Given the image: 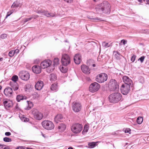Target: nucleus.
Here are the masks:
<instances>
[{
    "mask_svg": "<svg viewBox=\"0 0 149 149\" xmlns=\"http://www.w3.org/2000/svg\"><path fill=\"white\" fill-rule=\"evenodd\" d=\"M100 88L99 84L96 82H94L90 85L89 87V90L90 92L94 93L97 91Z\"/></svg>",
    "mask_w": 149,
    "mask_h": 149,
    "instance_id": "11",
    "label": "nucleus"
},
{
    "mask_svg": "<svg viewBox=\"0 0 149 149\" xmlns=\"http://www.w3.org/2000/svg\"><path fill=\"white\" fill-rule=\"evenodd\" d=\"M89 129V126L87 125H85L84 127V129L82 131V133L84 134H86L88 131Z\"/></svg>",
    "mask_w": 149,
    "mask_h": 149,
    "instance_id": "32",
    "label": "nucleus"
},
{
    "mask_svg": "<svg viewBox=\"0 0 149 149\" xmlns=\"http://www.w3.org/2000/svg\"><path fill=\"white\" fill-rule=\"evenodd\" d=\"M15 53H14V51L13 50H12V51H10L9 53V56L10 57H13L14 54Z\"/></svg>",
    "mask_w": 149,
    "mask_h": 149,
    "instance_id": "42",
    "label": "nucleus"
},
{
    "mask_svg": "<svg viewBox=\"0 0 149 149\" xmlns=\"http://www.w3.org/2000/svg\"><path fill=\"white\" fill-rule=\"evenodd\" d=\"M59 59L58 58H54V62L55 65H57L59 63Z\"/></svg>",
    "mask_w": 149,
    "mask_h": 149,
    "instance_id": "39",
    "label": "nucleus"
},
{
    "mask_svg": "<svg viewBox=\"0 0 149 149\" xmlns=\"http://www.w3.org/2000/svg\"><path fill=\"white\" fill-rule=\"evenodd\" d=\"M144 58L145 57L144 56H142L141 57V58H139V59L138 60H140L141 61V62L142 63L143 62Z\"/></svg>",
    "mask_w": 149,
    "mask_h": 149,
    "instance_id": "46",
    "label": "nucleus"
},
{
    "mask_svg": "<svg viewBox=\"0 0 149 149\" xmlns=\"http://www.w3.org/2000/svg\"><path fill=\"white\" fill-rule=\"evenodd\" d=\"M60 71L63 73H65L68 70L67 68L65 66H60Z\"/></svg>",
    "mask_w": 149,
    "mask_h": 149,
    "instance_id": "30",
    "label": "nucleus"
},
{
    "mask_svg": "<svg viewBox=\"0 0 149 149\" xmlns=\"http://www.w3.org/2000/svg\"><path fill=\"white\" fill-rule=\"evenodd\" d=\"M32 19V17H31L30 18H25L24 20V23H26L28 21L31 20Z\"/></svg>",
    "mask_w": 149,
    "mask_h": 149,
    "instance_id": "43",
    "label": "nucleus"
},
{
    "mask_svg": "<svg viewBox=\"0 0 149 149\" xmlns=\"http://www.w3.org/2000/svg\"><path fill=\"white\" fill-rule=\"evenodd\" d=\"M68 149H73L72 147H69L68 148Z\"/></svg>",
    "mask_w": 149,
    "mask_h": 149,
    "instance_id": "62",
    "label": "nucleus"
},
{
    "mask_svg": "<svg viewBox=\"0 0 149 149\" xmlns=\"http://www.w3.org/2000/svg\"><path fill=\"white\" fill-rule=\"evenodd\" d=\"M66 126L63 123L60 124L58 127V129L59 131L63 132L66 128Z\"/></svg>",
    "mask_w": 149,
    "mask_h": 149,
    "instance_id": "25",
    "label": "nucleus"
},
{
    "mask_svg": "<svg viewBox=\"0 0 149 149\" xmlns=\"http://www.w3.org/2000/svg\"><path fill=\"white\" fill-rule=\"evenodd\" d=\"M81 69L82 72L86 74H88L90 73V69L89 68L85 65H81Z\"/></svg>",
    "mask_w": 149,
    "mask_h": 149,
    "instance_id": "16",
    "label": "nucleus"
},
{
    "mask_svg": "<svg viewBox=\"0 0 149 149\" xmlns=\"http://www.w3.org/2000/svg\"><path fill=\"white\" fill-rule=\"evenodd\" d=\"M109 88L112 91H117L119 89V85L117 82L114 79H111L108 84Z\"/></svg>",
    "mask_w": 149,
    "mask_h": 149,
    "instance_id": "3",
    "label": "nucleus"
},
{
    "mask_svg": "<svg viewBox=\"0 0 149 149\" xmlns=\"http://www.w3.org/2000/svg\"><path fill=\"white\" fill-rule=\"evenodd\" d=\"M53 69H52V70H50V71H53Z\"/></svg>",
    "mask_w": 149,
    "mask_h": 149,
    "instance_id": "64",
    "label": "nucleus"
},
{
    "mask_svg": "<svg viewBox=\"0 0 149 149\" xmlns=\"http://www.w3.org/2000/svg\"><path fill=\"white\" fill-rule=\"evenodd\" d=\"M125 133H128L129 134H130L131 133V130L130 128H126L125 130Z\"/></svg>",
    "mask_w": 149,
    "mask_h": 149,
    "instance_id": "45",
    "label": "nucleus"
},
{
    "mask_svg": "<svg viewBox=\"0 0 149 149\" xmlns=\"http://www.w3.org/2000/svg\"><path fill=\"white\" fill-rule=\"evenodd\" d=\"M5 135L6 136H9L11 135V133L10 132H7L5 133Z\"/></svg>",
    "mask_w": 149,
    "mask_h": 149,
    "instance_id": "54",
    "label": "nucleus"
},
{
    "mask_svg": "<svg viewBox=\"0 0 149 149\" xmlns=\"http://www.w3.org/2000/svg\"><path fill=\"white\" fill-rule=\"evenodd\" d=\"M122 95L119 93H112L109 96V100L111 102L116 103L121 99Z\"/></svg>",
    "mask_w": 149,
    "mask_h": 149,
    "instance_id": "2",
    "label": "nucleus"
},
{
    "mask_svg": "<svg viewBox=\"0 0 149 149\" xmlns=\"http://www.w3.org/2000/svg\"><path fill=\"white\" fill-rule=\"evenodd\" d=\"M138 1L139 2H142V0H138ZM143 1H145V0H143Z\"/></svg>",
    "mask_w": 149,
    "mask_h": 149,
    "instance_id": "61",
    "label": "nucleus"
},
{
    "mask_svg": "<svg viewBox=\"0 0 149 149\" xmlns=\"http://www.w3.org/2000/svg\"><path fill=\"white\" fill-rule=\"evenodd\" d=\"M143 121V119L140 117H138L137 120V123L139 124H140Z\"/></svg>",
    "mask_w": 149,
    "mask_h": 149,
    "instance_id": "37",
    "label": "nucleus"
},
{
    "mask_svg": "<svg viewBox=\"0 0 149 149\" xmlns=\"http://www.w3.org/2000/svg\"><path fill=\"white\" fill-rule=\"evenodd\" d=\"M18 79V77L17 76L15 75L13 76L12 77V81H13L14 82H16Z\"/></svg>",
    "mask_w": 149,
    "mask_h": 149,
    "instance_id": "35",
    "label": "nucleus"
},
{
    "mask_svg": "<svg viewBox=\"0 0 149 149\" xmlns=\"http://www.w3.org/2000/svg\"><path fill=\"white\" fill-rule=\"evenodd\" d=\"M56 75L54 73L51 74L50 76V80L51 81H55L56 80Z\"/></svg>",
    "mask_w": 149,
    "mask_h": 149,
    "instance_id": "29",
    "label": "nucleus"
},
{
    "mask_svg": "<svg viewBox=\"0 0 149 149\" xmlns=\"http://www.w3.org/2000/svg\"><path fill=\"white\" fill-rule=\"evenodd\" d=\"M37 13L38 14H40L42 15H44L47 17H55V15L52 13H49L45 11H41L40 10H38Z\"/></svg>",
    "mask_w": 149,
    "mask_h": 149,
    "instance_id": "14",
    "label": "nucleus"
},
{
    "mask_svg": "<svg viewBox=\"0 0 149 149\" xmlns=\"http://www.w3.org/2000/svg\"><path fill=\"white\" fill-rule=\"evenodd\" d=\"M10 84L12 87V90L13 89L14 91H16L18 89V84L16 82L11 81L10 83Z\"/></svg>",
    "mask_w": 149,
    "mask_h": 149,
    "instance_id": "22",
    "label": "nucleus"
},
{
    "mask_svg": "<svg viewBox=\"0 0 149 149\" xmlns=\"http://www.w3.org/2000/svg\"><path fill=\"white\" fill-rule=\"evenodd\" d=\"M61 61L62 64L63 66H66L68 65L71 62L70 56L67 54H63L62 55Z\"/></svg>",
    "mask_w": 149,
    "mask_h": 149,
    "instance_id": "5",
    "label": "nucleus"
},
{
    "mask_svg": "<svg viewBox=\"0 0 149 149\" xmlns=\"http://www.w3.org/2000/svg\"><path fill=\"white\" fill-rule=\"evenodd\" d=\"M58 88V86L57 84L55 83L52 84L51 87V89L52 90L55 91Z\"/></svg>",
    "mask_w": 149,
    "mask_h": 149,
    "instance_id": "31",
    "label": "nucleus"
},
{
    "mask_svg": "<svg viewBox=\"0 0 149 149\" xmlns=\"http://www.w3.org/2000/svg\"><path fill=\"white\" fill-rule=\"evenodd\" d=\"M3 149H10V148L8 146L4 145V146L3 147Z\"/></svg>",
    "mask_w": 149,
    "mask_h": 149,
    "instance_id": "56",
    "label": "nucleus"
},
{
    "mask_svg": "<svg viewBox=\"0 0 149 149\" xmlns=\"http://www.w3.org/2000/svg\"><path fill=\"white\" fill-rule=\"evenodd\" d=\"M19 77L22 80L27 81L30 77L29 73L27 71H21L19 74Z\"/></svg>",
    "mask_w": 149,
    "mask_h": 149,
    "instance_id": "9",
    "label": "nucleus"
},
{
    "mask_svg": "<svg viewBox=\"0 0 149 149\" xmlns=\"http://www.w3.org/2000/svg\"><path fill=\"white\" fill-rule=\"evenodd\" d=\"M14 52L15 54H17L19 53V50L18 49H16L15 51H14Z\"/></svg>",
    "mask_w": 149,
    "mask_h": 149,
    "instance_id": "50",
    "label": "nucleus"
},
{
    "mask_svg": "<svg viewBox=\"0 0 149 149\" xmlns=\"http://www.w3.org/2000/svg\"><path fill=\"white\" fill-rule=\"evenodd\" d=\"M22 4L19 2L16 1L14 2L11 6V8H16L18 7H20Z\"/></svg>",
    "mask_w": 149,
    "mask_h": 149,
    "instance_id": "26",
    "label": "nucleus"
},
{
    "mask_svg": "<svg viewBox=\"0 0 149 149\" xmlns=\"http://www.w3.org/2000/svg\"><path fill=\"white\" fill-rule=\"evenodd\" d=\"M107 74L104 73H102L96 76V80L97 82L102 83L106 81L107 79Z\"/></svg>",
    "mask_w": 149,
    "mask_h": 149,
    "instance_id": "6",
    "label": "nucleus"
},
{
    "mask_svg": "<svg viewBox=\"0 0 149 149\" xmlns=\"http://www.w3.org/2000/svg\"><path fill=\"white\" fill-rule=\"evenodd\" d=\"M146 1L147 3L149 4V0H146Z\"/></svg>",
    "mask_w": 149,
    "mask_h": 149,
    "instance_id": "60",
    "label": "nucleus"
},
{
    "mask_svg": "<svg viewBox=\"0 0 149 149\" xmlns=\"http://www.w3.org/2000/svg\"><path fill=\"white\" fill-rule=\"evenodd\" d=\"M15 149H24V148L23 146H19L17 147Z\"/></svg>",
    "mask_w": 149,
    "mask_h": 149,
    "instance_id": "52",
    "label": "nucleus"
},
{
    "mask_svg": "<svg viewBox=\"0 0 149 149\" xmlns=\"http://www.w3.org/2000/svg\"><path fill=\"white\" fill-rule=\"evenodd\" d=\"M123 80L125 83L124 84L130 85L132 84V80L129 77L126 76H124L123 78Z\"/></svg>",
    "mask_w": 149,
    "mask_h": 149,
    "instance_id": "19",
    "label": "nucleus"
},
{
    "mask_svg": "<svg viewBox=\"0 0 149 149\" xmlns=\"http://www.w3.org/2000/svg\"><path fill=\"white\" fill-rule=\"evenodd\" d=\"M27 97L25 96H23L22 95H19L17 96L16 99L18 102L20 100H26Z\"/></svg>",
    "mask_w": 149,
    "mask_h": 149,
    "instance_id": "28",
    "label": "nucleus"
},
{
    "mask_svg": "<svg viewBox=\"0 0 149 149\" xmlns=\"http://www.w3.org/2000/svg\"><path fill=\"white\" fill-rule=\"evenodd\" d=\"M52 62L49 60H47L42 61L40 64V67L42 68L45 69L50 66Z\"/></svg>",
    "mask_w": 149,
    "mask_h": 149,
    "instance_id": "12",
    "label": "nucleus"
},
{
    "mask_svg": "<svg viewBox=\"0 0 149 149\" xmlns=\"http://www.w3.org/2000/svg\"><path fill=\"white\" fill-rule=\"evenodd\" d=\"M13 91L12 88L8 87L6 88L4 91L5 95L7 96H11L12 94Z\"/></svg>",
    "mask_w": 149,
    "mask_h": 149,
    "instance_id": "17",
    "label": "nucleus"
},
{
    "mask_svg": "<svg viewBox=\"0 0 149 149\" xmlns=\"http://www.w3.org/2000/svg\"><path fill=\"white\" fill-rule=\"evenodd\" d=\"M4 146V145L0 144V149H3V147Z\"/></svg>",
    "mask_w": 149,
    "mask_h": 149,
    "instance_id": "57",
    "label": "nucleus"
},
{
    "mask_svg": "<svg viewBox=\"0 0 149 149\" xmlns=\"http://www.w3.org/2000/svg\"><path fill=\"white\" fill-rule=\"evenodd\" d=\"M38 17V15H33L31 17H32V18H33L34 19H35Z\"/></svg>",
    "mask_w": 149,
    "mask_h": 149,
    "instance_id": "55",
    "label": "nucleus"
},
{
    "mask_svg": "<svg viewBox=\"0 0 149 149\" xmlns=\"http://www.w3.org/2000/svg\"><path fill=\"white\" fill-rule=\"evenodd\" d=\"M92 66L93 67H95V64H93Z\"/></svg>",
    "mask_w": 149,
    "mask_h": 149,
    "instance_id": "63",
    "label": "nucleus"
},
{
    "mask_svg": "<svg viewBox=\"0 0 149 149\" xmlns=\"http://www.w3.org/2000/svg\"><path fill=\"white\" fill-rule=\"evenodd\" d=\"M82 126L79 124H76L73 125L71 130L74 133H79L82 130Z\"/></svg>",
    "mask_w": 149,
    "mask_h": 149,
    "instance_id": "7",
    "label": "nucleus"
},
{
    "mask_svg": "<svg viewBox=\"0 0 149 149\" xmlns=\"http://www.w3.org/2000/svg\"><path fill=\"white\" fill-rule=\"evenodd\" d=\"M3 58H0V61H2L3 60Z\"/></svg>",
    "mask_w": 149,
    "mask_h": 149,
    "instance_id": "59",
    "label": "nucleus"
},
{
    "mask_svg": "<svg viewBox=\"0 0 149 149\" xmlns=\"http://www.w3.org/2000/svg\"><path fill=\"white\" fill-rule=\"evenodd\" d=\"M135 58H136V56L135 55H133L132 57V58H131V61L133 62L134 61H135Z\"/></svg>",
    "mask_w": 149,
    "mask_h": 149,
    "instance_id": "48",
    "label": "nucleus"
},
{
    "mask_svg": "<svg viewBox=\"0 0 149 149\" xmlns=\"http://www.w3.org/2000/svg\"><path fill=\"white\" fill-rule=\"evenodd\" d=\"M15 109L17 111L20 109L19 107L17 104L15 107Z\"/></svg>",
    "mask_w": 149,
    "mask_h": 149,
    "instance_id": "51",
    "label": "nucleus"
},
{
    "mask_svg": "<svg viewBox=\"0 0 149 149\" xmlns=\"http://www.w3.org/2000/svg\"><path fill=\"white\" fill-rule=\"evenodd\" d=\"M110 5L107 1H104L103 3L97 6L95 9L98 13H109L110 11Z\"/></svg>",
    "mask_w": 149,
    "mask_h": 149,
    "instance_id": "1",
    "label": "nucleus"
},
{
    "mask_svg": "<svg viewBox=\"0 0 149 149\" xmlns=\"http://www.w3.org/2000/svg\"><path fill=\"white\" fill-rule=\"evenodd\" d=\"M32 113L34 116V118L37 120H40L43 117V114L36 109H33Z\"/></svg>",
    "mask_w": 149,
    "mask_h": 149,
    "instance_id": "10",
    "label": "nucleus"
},
{
    "mask_svg": "<svg viewBox=\"0 0 149 149\" xmlns=\"http://www.w3.org/2000/svg\"><path fill=\"white\" fill-rule=\"evenodd\" d=\"M121 42L124 45L125 44L127 43V41L124 40H121Z\"/></svg>",
    "mask_w": 149,
    "mask_h": 149,
    "instance_id": "53",
    "label": "nucleus"
},
{
    "mask_svg": "<svg viewBox=\"0 0 149 149\" xmlns=\"http://www.w3.org/2000/svg\"><path fill=\"white\" fill-rule=\"evenodd\" d=\"M29 85H26L25 86V89H28V86Z\"/></svg>",
    "mask_w": 149,
    "mask_h": 149,
    "instance_id": "58",
    "label": "nucleus"
},
{
    "mask_svg": "<svg viewBox=\"0 0 149 149\" xmlns=\"http://www.w3.org/2000/svg\"><path fill=\"white\" fill-rule=\"evenodd\" d=\"M113 54L115 58L118 60H120L122 57V56L117 51H114Z\"/></svg>",
    "mask_w": 149,
    "mask_h": 149,
    "instance_id": "27",
    "label": "nucleus"
},
{
    "mask_svg": "<svg viewBox=\"0 0 149 149\" xmlns=\"http://www.w3.org/2000/svg\"><path fill=\"white\" fill-rule=\"evenodd\" d=\"M43 127L45 129L50 130L53 129L54 125L52 121L48 120H45L42 123Z\"/></svg>",
    "mask_w": 149,
    "mask_h": 149,
    "instance_id": "4",
    "label": "nucleus"
},
{
    "mask_svg": "<svg viewBox=\"0 0 149 149\" xmlns=\"http://www.w3.org/2000/svg\"><path fill=\"white\" fill-rule=\"evenodd\" d=\"M43 86V82L41 81H39L36 84L35 88L36 90H40L42 89Z\"/></svg>",
    "mask_w": 149,
    "mask_h": 149,
    "instance_id": "18",
    "label": "nucleus"
},
{
    "mask_svg": "<svg viewBox=\"0 0 149 149\" xmlns=\"http://www.w3.org/2000/svg\"><path fill=\"white\" fill-rule=\"evenodd\" d=\"M7 36V35L6 34L4 33L1 35L0 37L2 39H4L6 38Z\"/></svg>",
    "mask_w": 149,
    "mask_h": 149,
    "instance_id": "44",
    "label": "nucleus"
},
{
    "mask_svg": "<svg viewBox=\"0 0 149 149\" xmlns=\"http://www.w3.org/2000/svg\"><path fill=\"white\" fill-rule=\"evenodd\" d=\"M14 10H12L8 12L7 14V15L6 18H7L8 16H9L10 15L13 13L14 12Z\"/></svg>",
    "mask_w": 149,
    "mask_h": 149,
    "instance_id": "41",
    "label": "nucleus"
},
{
    "mask_svg": "<svg viewBox=\"0 0 149 149\" xmlns=\"http://www.w3.org/2000/svg\"><path fill=\"white\" fill-rule=\"evenodd\" d=\"M21 120L23 122H27L29 121V119L26 118L24 116H20Z\"/></svg>",
    "mask_w": 149,
    "mask_h": 149,
    "instance_id": "33",
    "label": "nucleus"
},
{
    "mask_svg": "<svg viewBox=\"0 0 149 149\" xmlns=\"http://www.w3.org/2000/svg\"><path fill=\"white\" fill-rule=\"evenodd\" d=\"M33 96V98L35 99H38L39 97V95L36 93H35Z\"/></svg>",
    "mask_w": 149,
    "mask_h": 149,
    "instance_id": "40",
    "label": "nucleus"
},
{
    "mask_svg": "<svg viewBox=\"0 0 149 149\" xmlns=\"http://www.w3.org/2000/svg\"><path fill=\"white\" fill-rule=\"evenodd\" d=\"M102 45L103 47L106 48L110 46L108 43H106L105 42H104L102 43Z\"/></svg>",
    "mask_w": 149,
    "mask_h": 149,
    "instance_id": "38",
    "label": "nucleus"
},
{
    "mask_svg": "<svg viewBox=\"0 0 149 149\" xmlns=\"http://www.w3.org/2000/svg\"><path fill=\"white\" fill-rule=\"evenodd\" d=\"M32 70L35 73L39 74L41 72V69L40 67L38 65H35L32 68Z\"/></svg>",
    "mask_w": 149,
    "mask_h": 149,
    "instance_id": "21",
    "label": "nucleus"
},
{
    "mask_svg": "<svg viewBox=\"0 0 149 149\" xmlns=\"http://www.w3.org/2000/svg\"><path fill=\"white\" fill-rule=\"evenodd\" d=\"M26 106L25 109L27 110H29L33 107V104L31 102L29 101H26Z\"/></svg>",
    "mask_w": 149,
    "mask_h": 149,
    "instance_id": "24",
    "label": "nucleus"
},
{
    "mask_svg": "<svg viewBox=\"0 0 149 149\" xmlns=\"http://www.w3.org/2000/svg\"><path fill=\"white\" fill-rule=\"evenodd\" d=\"M3 104L5 108L7 109L11 107L13 105L12 101L8 100H5L3 101Z\"/></svg>",
    "mask_w": 149,
    "mask_h": 149,
    "instance_id": "15",
    "label": "nucleus"
},
{
    "mask_svg": "<svg viewBox=\"0 0 149 149\" xmlns=\"http://www.w3.org/2000/svg\"><path fill=\"white\" fill-rule=\"evenodd\" d=\"M73 110L75 112H78L80 111L81 108V105L78 102L73 104L72 106Z\"/></svg>",
    "mask_w": 149,
    "mask_h": 149,
    "instance_id": "13",
    "label": "nucleus"
},
{
    "mask_svg": "<svg viewBox=\"0 0 149 149\" xmlns=\"http://www.w3.org/2000/svg\"><path fill=\"white\" fill-rule=\"evenodd\" d=\"M88 146H89V148H93L95 146L96 143L95 142L90 143L88 144Z\"/></svg>",
    "mask_w": 149,
    "mask_h": 149,
    "instance_id": "34",
    "label": "nucleus"
},
{
    "mask_svg": "<svg viewBox=\"0 0 149 149\" xmlns=\"http://www.w3.org/2000/svg\"><path fill=\"white\" fill-rule=\"evenodd\" d=\"M74 61L76 64H79L81 61V56L79 54H76L74 57Z\"/></svg>",
    "mask_w": 149,
    "mask_h": 149,
    "instance_id": "20",
    "label": "nucleus"
},
{
    "mask_svg": "<svg viewBox=\"0 0 149 149\" xmlns=\"http://www.w3.org/2000/svg\"><path fill=\"white\" fill-rule=\"evenodd\" d=\"M63 116L61 114H57L54 118V121L56 123H58L59 122H61L63 119Z\"/></svg>",
    "mask_w": 149,
    "mask_h": 149,
    "instance_id": "23",
    "label": "nucleus"
},
{
    "mask_svg": "<svg viewBox=\"0 0 149 149\" xmlns=\"http://www.w3.org/2000/svg\"><path fill=\"white\" fill-rule=\"evenodd\" d=\"M90 19H91L92 21L97 22L98 20L99 19L97 18H94L93 17H91L90 18Z\"/></svg>",
    "mask_w": 149,
    "mask_h": 149,
    "instance_id": "47",
    "label": "nucleus"
},
{
    "mask_svg": "<svg viewBox=\"0 0 149 149\" xmlns=\"http://www.w3.org/2000/svg\"><path fill=\"white\" fill-rule=\"evenodd\" d=\"M130 85L126 84H123L120 88V90L122 93L124 95L127 94L130 91Z\"/></svg>",
    "mask_w": 149,
    "mask_h": 149,
    "instance_id": "8",
    "label": "nucleus"
},
{
    "mask_svg": "<svg viewBox=\"0 0 149 149\" xmlns=\"http://www.w3.org/2000/svg\"><path fill=\"white\" fill-rule=\"evenodd\" d=\"M64 1L67 3H70L73 2V0H64Z\"/></svg>",
    "mask_w": 149,
    "mask_h": 149,
    "instance_id": "49",
    "label": "nucleus"
},
{
    "mask_svg": "<svg viewBox=\"0 0 149 149\" xmlns=\"http://www.w3.org/2000/svg\"><path fill=\"white\" fill-rule=\"evenodd\" d=\"M3 140L4 141L6 142H10L12 141V140L10 138L7 137L3 138Z\"/></svg>",
    "mask_w": 149,
    "mask_h": 149,
    "instance_id": "36",
    "label": "nucleus"
}]
</instances>
